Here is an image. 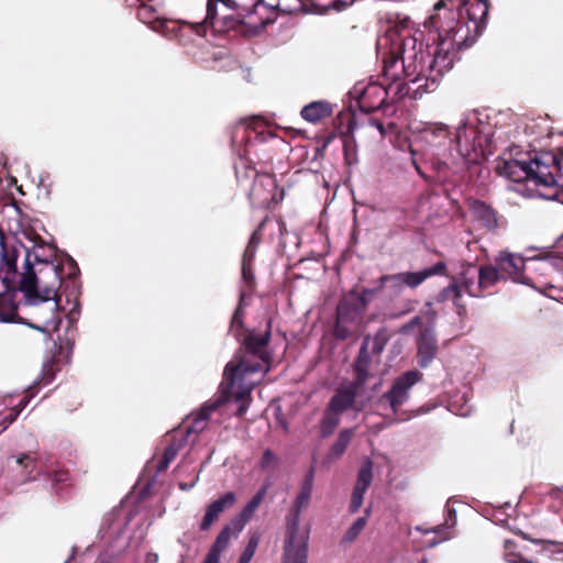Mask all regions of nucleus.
<instances>
[{
	"label": "nucleus",
	"instance_id": "obj_26",
	"mask_svg": "<svg viewBox=\"0 0 563 563\" xmlns=\"http://www.w3.org/2000/svg\"><path fill=\"white\" fill-rule=\"evenodd\" d=\"M333 113V107L328 101H313L305 106L301 109V117L308 122L317 123L321 120L331 117Z\"/></svg>",
	"mask_w": 563,
	"mask_h": 563
},
{
	"label": "nucleus",
	"instance_id": "obj_28",
	"mask_svg": "<svg viewBox=\"0 0 563 563\" xmlns=\"http://www.w3.org/2000/svg\"><path fill=\"white\" fill-rule=\"evenodd\" d=\"M308 545L284 544L283 563H307Z\"/></svg>",
	"mask_w": 563,
	"mask_h": 563
},
{
	"label": "nucleus",
	"instance_id": "obj_52",
	"mask_svg": "<svg viewBox=\"0 0 563 563\" xmlns=\"http://www.w3.org/2000/svg\"><path fill=\"white\" fill-rule=\"evenodd\" d=\"M141 3H140V9L137 11V15L140 19H145V18H150L148 15L152 13V8L146 5L142 0H139Z\"/></svg>",
	"mask_w": 563,
	"mask_h": 563
},
{
	"label": "nucleus",
	"instance_id": "obj_13",
	"mask_svg": "<svg viewBox=\"0 0 563 563\" xmlns=\"http://www.w3.org/2000/svg\"><path fill=\"white\" fill-rule=\"evenodd\" d=\"M352 93L356 97L360 110L367 114L383 108L388 98L387 88L376 82L368 84L362 89L355 87Z\"/></svg>",
	"mask_w": 563,
	"mask_h": 563
},
{
	"label": "nucleus",
	"instance_id": "obj_40",
	"mask_svg": "<svg viewBox=\"0 0 563 563\" xmlns=\"http://www.w3.org/2000/svg\"><path fill=\"white\" fill-rule=\"evenodd\" d=\"M258 543H260V537L257 534H253L249 539V542H247L244 551L242 552V554L239 559V562L240 563H250L256 552Z\"/></svg>",
	"mask_w": 563,
	"mask_h": 563
},
{
	"label": "nucleus",
	"instance_id": "obj_19",
	"mask_svg": "<svg viewBox=\"0 0 563 563\" xmlns=\"http://www.w3.org/2000/svg\"><path fill=\"white\" fill-rule=\"evenodd\" d=\"M361 388L362 387H356V383L354 382L347 387L339 388L330 399L327 408L341 415L353 406L357 391Z\"/></svg>",
	"mask_w": 563,
	"mask_h": 563
},
{
	"label": "nucleus",
	"instance_id": "obj_4",
	"mask_svg": "<svg viewBox=\"0 0 563 563\" xmlns=\"http://www.w3.org/2000/svg\"><path fill=\"white\" fill-rule=\"evenodd\" d=\"M271 336V321L264 332L246 330L241 340H238L241 346L234 358L225 365L221 386L227 398L239 402L235 412L239 418L246 413L252 400V390L257 384L252 376L255 374L263 376L269 371L271 353L267 347Z\"/></svg>",
	"mask_w": 563,
	"mask_h": 563
},
{
	"label": "nucleus",
	"instance_id": "obj_32",
	"mask_svg": "<svg viewBox=\"0 0 563 563\" xmlns=\"http://www.w3.org/2000/svg\"><path fill=\"white\" fill-rule=\"evenodd\" d=\"M265 221H262L260 225L252 233L249 243L243 253L242 260L254 261L258 245L262 241V230L264 228Z\"/></svg>",
	"mask_w": 563,
	"mask_h": 563
},
{
	"label": "nucleus",
	"instance_id": "obj_58",
	"mask_svg": "<svg viewBox=\"0 0 563 563\" xmlns=\"http://www.w3.org/2000/svg\"><path fill=\"white\" fill-rule=\"evenodd\" d=\"M435 166H437V169H438V172H439V173H440L442 169H445V168L448 167L445 163H441V162L437 163V165H435Z\"/></svg>",
	"mask_w": 563,
	"mask_h": 563
},
{
	"label": "nucleus",
	"instance_id": "obj_53",
	"mask_svg": "<svg viewBox=\"0 0 563 563\" xmlns=\"http://www.w3.org/2000/svg\"><path fill=\"white\" fill-rule=\"evenodd\" d=\"M353 2H354V0H335L332 3V8L336 11H342V10L346 9Z\"/></svg>",
	"mask_w": 563,
	"mask_h": 563
},
{
	"label": "nucleus",
	"instance_id": "obj_21",
	"mask_svg": "<svg viewBox=\"0 0 563 563\" xmlns=\"http://www.w3.org/2000/svg\"><path fill=\"white\" fill-rule=\"evenodd\" d=\"M446 273V264L444 262H438L431 267H428L420 272H405L399 273L402 279L404 285L416 288L421 285L427 278L437 276V275H445Z\"/></svg>",
	"mask_w": 563,
	"mask_h": 563
},
{
	"label": "nucleus",
	"instance_id": "obj_56",
	"mask_svg": "<svg viewBox=\"0 0 563 563\" xmlns=\"http://www.w3.org/2000/svg\"><path fill=\"white\" fill-rule=\"evenodd\" d=\"M216 2H221L230 9H238L242 7V4L239 3L236 0H216Z\"/></svg>",
	"mask_w": 563,
	"mask_h": 563
},
{
	"label": "nucleus",
	"instance_id": "obj_39",
	"mask_svg": "<svg viewBox=\"0 0 563 563\" xmlns=\"http://www.w3.org/2000/svg\"><path fill=\"white\" fill-rule=\"evenodd\" d=\"M467 130L468 129L466 128V125H462L457 128L455 133V147L461 155H464L465 153L468 152V139L466 135Z\"/></svg>",
	"mask_w": 563,
	"mask_h": 563
},
{
	"label": "nucleus",
	"instance_id": "obj_43",
	"mask_svg": "<svg viewBox=\"0 0 563 563\" xmlns=\"http://www.w3.org/2000/svg\"><path fill=\"white\" fill-rule=\"evenodd\" d=\"M277 461H278L277 456L274 454V452L272 450L267 449L264 451V453L262 455L260 466L263 470L272 468V467L276 466Z\"/></svg>",
	"mask_w": 563,
	"mask_h": 563
},
{
	"label": "nucleus",
	"instance_id": "obj_37",
	"mask_svg": "<svg viewBox=\"0 0 563 563\" xmlns=\"http://www.w3.org/2000/svg\"><path fill=\"white\" fill-rule=\"evenodd\" d=\"M217 2L216 0H208L207 2V13L202 23L197 24V32L200 33V30H205L207 25L217 29Z\"/></svg>",
	"mask_w": 563,
	"mask_h": 563
},
{
	"label": "nucleus",
	"instance_id": "obj_23",
	"mask_svg": "<svg viewBox=\"0 0 563 563\" xmlns=\"http://www.w3.org/2000/svg\"><path fill=\"white\" fill-rule=\"evenodd\" d=\"M233 534L238 536L239 533L234 532L232 521H230L229 525H225L221 529L209 552L207 553L203 563H219L221 553L228 548Z\"/></svg>",
	"mask_w": 563,
	"mask_h": 563
},
{
	"label": "nucleus",
	"instance_id": "obj_49",
	"mask_svg": "<svg viewBox=\"0 0 563 563\" xmlns=\"http://www.w3.org/2000/svg\"><path fill=\"white\" fill-rule=\"evenodd\" d=\"M445 531H449V529L454 528L456 525V511L453 508H448V516L444 521Z\"/></svg>",
	"mask_w": 563,
	"mask_h": 563
},
{
	"label": "nucleus",
	"instance_id": "obj_22",
	"mask_svg": "<svg viewBox=\"0 0 563 563\" xmlns=\"http://www.w3.org/2000/svg\"><path fill=\"white\" fill-rule=\"evenodd\" d=\"M265 495H266V487H263L243 507V509L240 511V514L231 520L235 533H240L243 530V528L245 527V525L252 519L254 512L257 510V508L262 504Z\"/></svg>",
	"mask_w": 563,
	"mask_h": 563
},
{
	"label": "nucleus",
	"instance_id": "obj_20",
	"mask_svg": "<svg viewBox=\"0 0 563 563\" xmlns=\"http://www.w3.org/2000/svg\"><path fill=\"white\" fill-rule=\"evenodd\" d=\"M369 338L366 336L360 347L357 357L354 362V373L356 383V387H363L369 377V366L372 363V357L368 352Z\"/></svg>",
	"mask_w": 563,
	"mask_h": 563
},
{
	"label": "nucleus",
	"instance_id": "obj_14",
	"mask_svg": "<svg viewBox=\"0 0 563 563\" xmlns=\"http://www.w3.org/2000/svg\"><path fill=\"white\" fill-rule=\"evenodd\" d=\"M476 125L474 128L473 147H479L483 155L492 153L493 125L490 124L492 111L489 107L474 110Z\"/></svg>",
	"mask_w": 563,
	"mask_h": 563
},
{
	"label": "nucleus",
	"instance_id": "obj_18",
	"mask_svg": "<svg viewBox=\"0 0 563 563\" xmlns=\"http://www.w3.org/2000/svg\"><path fill=\"white\" fill-rule=\"evenodd\" d=\"M18 250L14 246L9 247L7 238L0 228V279L9 283L10 272L14 271L18 261Z\"/></svg>",
	"mask_w": 563,
	"mask_h": 563
},
{
	"label": "nucleus",
	"instance_id": "obj_3",
	"mask_svg": "<svg viewBox=\"0 0 563 563\" xmlns=\"http://www.w3.org/2000/svg\"><path fill=\"white\" fill-rule=\"evenodd\" d=\"M522 156L514 146L497 158L495 170L514 183L505 187L526 198L555 199L563 188V153H541L529 162Z\"/></svg>",
	"mask_w": 563,
	"mask_h": 563
},
{
	"label": "nucleus",
	"instance_id": "obj_11",
	"mask_svg": "<svg viewBox=\"0 0 563 563\" xmlns=\"http://www.w3.org/2000/svg\"><path fill=\"white\" fill-rule=\"evenodd\" d=\"M422 378L418 371H407L394 379L391 387L384 393L379 399V405H388L393 413H397L399 408L409 399V393L413 385Z\"/></svg>",
	"mask_w": 563,
	"mask_h": 563
},
{
	"label": "nucleus",
	"instance_id": "obj_1",
	"mask_svg": "<svg viewBox=\"0 0 563 563\" xmlns=\"http://www.w3.org/2000/svg\"><path fill=\"white\" fill-rule=\"evenodd\" d=\"M70 272L67 278L62 276V268L52 262L43 260L36 252L26 251L24 267L19 280V289L23 294L21 302V323L41 332H47L49 325L57 327L60 323L58 308L66 289L71 286V291L66 295L75 299L79 294L77 276L79 268L70 260Z\"/></svg>",
	"mask_w": 563,
	"mask_h": 563
},
{
	"label": "nucleus",
	"instance_id": "obj_16",
	"mask_svg": "<svg viewBox=\"0 0 563 563\" xmlns=\"http://www.w3.org/2000/svg\"><path fill=\"white\" fill-rule=\"evenodd\" d=\"M235 494L228 492L209 504L200 523V530L208 531L211 526L219 519L221 514L224 512L227 508H230L235 504Z\"/></svg>",
	"mask_w": 563,
	"mask_h": 563
},
{
	"label": "nucleus",
	"instance_id": "obj_41",
	"mask_svg": "<svg viewBox=\"0 0 563 563\" xmlns=\"http://www.w3.org/2000/svg\"><path fill=\"white\" fill-rule=\"evenodd\" d=\"M244 25V21L241 14L238 15H225L222 19V25L218 27L219 31L238 30Z\"/></svg>",
	"mask_w": 563,
	"mask_h": 563
},
{
	"label": "nucleus",
	"instance_id": "obj_57",
	"mask_svg": "<svg viewBox=\"0 0 563 563\" xmlns=\"http://www.w3.org/2000/svg\"><path fill=\"white\" fill-rule=\"evenodd\" d=\"M369 122L373 126H375L382 136H384L386 134V131H385V128H384V124L379 121V120H376V119H369Z\"/></svg>",
	"mask_w": 563,
	"mask_h": 563
},
{
	"label": "nucleus",
	"instance_id": "obj_8",
	"mask_svg": "<svg viewBox=\"0 0 563 563\" xmlns=\"http://www.w3.org/2000/svg\"><path fill=\"white\" fill-rule=\"evenodd\" d=\"M238 158L234 162V173L238 184L249 187L250 199L260 198L263 190L273 191L276 188L275 176L271 173L257 170L249 152L239 150Z\"/></svg>",
	"mask_w": 563,
	"mask_h": 563
},
{
	"label": "nucleus",
	"instance_id": "obj_62",
	"mask_svg": "<svg viewBox=\"0 0 563 563\" xmlns=\"http://www.w3.org/2000/svg\"><path fill=\"white\" fill-rule=\"evenodd\" d=\"M419 563H428L427 558H422V560Z\"/></svg>",
	"mask_w": 563,
	"mask_h": 563
},
{
	"label": "nucleus",
	"instance_id": "obj_7",
	"mask_svg": "<svg viewBox=\"0 0 563 563\" xmlns=\"http://www.w3.org/2000/svg\"><path fill=\"white\" fill-rule=\"evenodd\" d=\"M366 307L365 296L354 290L346 294L336 307L333 336L343 341L357 334Z\"/></svg>",
	"mask_w": 563,
	"mask_h": 563
},
{
	"label": "nucleus",
	"instance_id": "obj_60",
	"mask_svg": "<svg viewBox=\"0 0 563 563\" xmlns=\"http://www.w3.org/2000/svg\"><path fill=\"white\" fill-rule=\"evenodd\" d=\"M532 542H534V543L558 544V543H556V542H554V541H543V540H532Z\"/></svg>",
	"mask_w": 563,
	"mask_h": 563
},
{
	"label": "nucleus",
	"instance_id": "obj_59",
	"mask_svg": "<svg viewBox=\"0 0 563 563\" xmlns=\"http://www.w3.org/2000/svg\"><path fill=\"white\" fill-rule=\"evenodd\" d=\"M415 167L421 177H423L424 179H428L427 175L421 170V168L417 164H415Z\"/></svg>",
	"mask_w": 563,
	"mask_h": 563
},
{
	"label": "nucleus",
	"instance_id": "obj_35",
	"mask_svg": "<svg viewBox=\"0 0 563 563\" xmlns=\"http://www.w3.org/2000/svg\"><path fill=\"white\" fill-rule=\"evenodd\" d=\"M48 477L52 481L57 494L64 487H68L71 485V476L69 471L66 468L53 470L48 472Z\"/></svg>",
	"mask_w": 563,
	"mask_h": 563
},
{
	"label": "nucleus",
	"instance_id": "obj_54",
	"mask_svg": "<svg viewBox=\"0 0 563 563\" xmlns=\"http://www.w3.org/2000/svg\"><path fill=\"white\" fill-rule=\"evenodd\" d=\"M19 415V411L15 410V408L13 409L12 412H10L3 420L5 422V424L3 426L2 430L7 429V427L9 424H11L18 417Z\"/></svg>",
	"mask_w": 563,
	"mask_h": 563
},
{
	"label": "nucleus",
	"instance_id": "obj_6",
	"mask_svg": "<svg viewBox=\"0 0 563 563\" xmlns=\"http://www.w3.org/2000/svg\"><path fill=\"white\" fill-rule=\"evenodd\" d=\"M493 286V265H486L478 271L472 268L464 274L462 285L455 283L443 288L435 297L438 302L452 300L462 314L465 308L459 303L462 290L474 297L485 295V290Z\"/></svg>",
	"mask_w": 563,
	"mask_h": 563
},
{
	"label": "nucleus",
	"instance_id": "obj_45",
	"mask_svg": "<svg viewBox=\"0 0 563 563\" xmlns=\"http://www.w3.org/2000/svg\"><path fill=\"white\" fill-rule=\"evenodd\" d=\"M451 538H452L451 532L444 530V532H442V533H435V537H433L431 540L428 541L427 547L434 548L438 544H440L446 540H450Z\"/></svg>",
	"mask_w": 563,
	"mask_h": 563
},
{
	"label": "nucleus",
	"instance_id": "obj_12",
	"mask_svg": "<svg viewBox=\"0 0 563 563\" xmlns=\"http://www.w3.org/2000/svg\"><path fill=\"white\" fill-rule=\"evenodd\" d=\"M11 279L9 283L2 280L5 291L0 292V321L2 322H14L21 323V302L23 300L16 301V296L20 291L19 289V280L22 273L18 272L16 265L14 266V271L10 272Z\"/></svg>",
	"mask_w": 563,
	"mask_h": 563
},
{
	"label": "nucleus",
	"instance_id": "obj_55",
	"mask_svg": "<svg viewBox=\"0 0 563 563\" xmlns=\"http://www.w3.org/2000/svg\"><path fill=\"white\" fill-rule=\"evenodd\" d=\"M32 396H33L32 394L31 395L26 394L25 396H23V398L20 400V402L15 407V409H16V411H19V413L26 407V405L30 401V398Z\"/></svg>",
	"mask_w": 563,
	"mask_h": 563
},
{
	"label": "nucleus",
	"instance_id": "obj_33",
	"mask_svg": "<svg viewBox=\"0 0 563 563\" xmlns=\"http://www.w3.org/2000/svg\"><path fill=\"white\" fill-rule=\"evenodd\" d=\"M404 283L400 274H388L380 276V287L387 289L390 295L398 296L404 290Z\"/></svg>",
	"mask_w": 563,
	"mask_h": 563
},
{
	"label": "nucleus",
	"instance_id": "obj_5",
	"mask_svg": "<svg viewBox=\"0 0 563 563\" xmlns=\"http://www.w3.org/2000/svg\"><path fill=\"white\" fill-rule=\"evenodd\" d=\"M439 2L434 4L433 14L426 22L427 27H432L438 34V44L443 41L452 42V59L455 60L459 49L466 45L468 32L465 29L464 19L460 16L457 5H452V1L446 0L438 9Z\"/></svg>",
	"mask_w": 563,
	"mask_h": 563
},
{
	"label": "nucleus",
	"instance_id": "obj_25",
	"mask_svg": "<svg viewBox=\"0 0 563 563\" xmlns=\"http://www.w3.org/2000/svg\"><path fill=\"white\" fill-rule=\"evenodd\" d=\"M220 405L221 402L218 400L211 404H205L198 412L192 415L191 423L186 426V438L202 432L207 427L210 415L216 411Z\"/></svg>",
	"mask_w": 563,
	"mask_h": 563
},
{
	"label": "nucleus",
	"instance_id": "obj_27",
	"mask_svg": "<svg viewBox=\"0 0 563 563\" xmlns=\"http://www.w3.org/2000/svg\"><path fill=\"white\" fill-rule=\"evenodd\" d=\"M244 298H245V292L242 291L240 294L239 305L235 308L233 316L231 318V322H230V331L233 333V335L236 340H241L242 334L245 333V331H246V330H244V322H243V318L245 314L244 308H243Z\"/></svg>",
	"mask_w": 563,
	"mask_h": 563
},
{
	"label": "nucleus",
	"instance_id": "obj_15",
	"mask_svg": "<svg viewBox=\"0 0 563 563\" xmlns=\"http://www.w3.org/2000/svg\"><path fill=\"white\" fill-rule=\"evenodd\" d=\"M525 265L526 262L520 255L500 252L495 258V282L507 276L514 282L529 284V280L522 276Z\"/></svg>",
	"mask_w": 563,
	"mask_h": 563
},
{
	"label": "nucleus",
	"instance_id": "obj_38",
	"mask_svg": "<svg viewBox=\"0 0 563 563\" xmlns=\"http://www.w3.org/2000/svg\"><path fill=\"white\" fill-rule=\"evenodd\" d=\"M516 543L511 540H505V561L507 563H536L525 559L520 553L516 552Z\"/></svg>",
	"mask_w": 563,
	"mask_h": 563
},
{
	"label": "nucleus",
	"instance_id": "obj_36",
	"mask_svg": "<svg viewBox=\"0 0 563 563\" xmlns=\"http://www.w3.org/2000/svg\"><path fill=\"white\" fill-rule=\"evenodd\" d=\"M179 451V445L176 443H170L168 446L165 448L162 459L156 465V471L158 473H162L166 471L169 466V464L175 460Z\"/></svg>",
	"mask_w": 563,
	"mask_h": 563
},
{
	"label": "nucleus",
	"instance_id": "obj_46",
	"mask_svg": "<svg viewBox=\"0 0 563 563\" xmlns=\"http://www.w3.org/2000/svg\"><path fill=\"white\" fill-rule=\"evenodd\" d=\"M55 373H54V364H45L43 367V376H42V383L44 385H47L52 383L54 379Z\"/></svg>",
	"mask_w": 563,
	"mask_h": 563
},
{
	"label": "nucleus",
	"instance_id": "obj_29",
	"mask_svg": "<svg viewBox=\"0 0 563 563\" xmlns=\"http://www.w3.org/2000/svg\"><path fill=\"white\" fill-rule=\"evenodd\" d=\"M339 415L340 413H336L329 408L324 410L323 417L320 421V434L322 438H328L334 432L340 422Z\"/></svg>",
	"mask_w": 563,
	"mask_h": 563
},
{
	"label": "nucleus",
	"instance_id": "obj_17",
	"mask_svg": "<svg viewBox=\"0 0 563 563\" xmlns=\"http://www.w3.org/2000/svg\"><path fill=\"white\" fill-rule=\"evenodd\" d=\"M417 362L420 367H428L438 354V342L435 335L429 331H423L417 342Z\"/></svg>",
	"mask_w": 563,
	"mask_h": 563
},
{
	"label": "nucleus",
	"instance_id": "obj_10",
	"mask_svg": "<svg viewBox=\"0 0 563 563\" xmlns=\"http://www.w3.org/2000/svg\"><path fill=\"white\" fill-rule=\"evenodd\" d=\"M265 122L260 117L241 119L231 128V147L239 155V150L243 152L252 145L254 140H263Z\"/></svg>",
	"mask_w": 563,
	"mask_h": 563
},
{
	"label": "nucleus",
	"instance_id": "obj_2",
	"mask_svg": "<svg viewBox=\"0 0 563 563\" xmlns=\"http://www.w3.org/2000/svg\"><path fill=\"white\" fill-rule=\"evenodd\" d=\"M382 59V73L389 87L400 82L396 91L398 95L408 92L405 91L406 84L401 81L405 78L413 84L423 80V84L417 86L416 93L434 91L443 75L454 64L452 42L443 41L437 44L433 53H430L423 49L422 43L418 44L411 36L393 41L390 48L383 53Z\"/></svg>",
	"mask_w": 563,
	"mask_h": 563
},
{
	"label": "nucleus",
	"instance_id": "obj_30",
	"mask_svg": "<svg viewBox=\"0 0 563 563\" xmlns=\"http://www.w3.org/2000/svg\"><path fill=\"white\" fill-rule=\"evenodd\" d=\"M373 481V463L366 460L357 473V479L354 488L360 492H366Z\"/></svg>",
	"mask_w": 563,
	"mask_h": 563
},
{
	"label": "nucleus",
	"instance_id": "obj_63",
	"mask_svg": "<svg viewBox=\"0 0 563 563\" xmlns=\"http://www.w3.org/2000/svg\"><path fill=\"white\" fill-rule=\"evenodd\" d=\"M418 321H419V318L415 317L413 322H418Z\"/></svg>",
	"mask_w": 563,
	"mask_h": 563
},
{
	"label": "nucleus",
	"instance_id": "obj_34",
	"mask_svg": "<svg viewBox=\"0 0 563 563\" xmlns=\"http://www.w3.org/2000/svg\"><path fill=\"white\" fill-rule=\"evenodd\" d=\"M351 438H352L351 430H349V429L342 430L339 433L338 439L335 440V442L332 444V446L330 449V452H329L330 456L332 459L341 457L342 454L345 452V450L351 441Z\"/></svg>",
	"mask_w": 563,
	"mask_h": 563
},
{
	"label": "nucleus",
	"instance_id": "obj_61",
	"mask_svg": "<svg viewBox=\"0 0 563 563\" xmlns=\"http://www.w3.org/2000/svg\"><path fill=\"white\" fill-rule=\"evenodd\" d=\"M258 2H260V0H253L252 9H254L257 5Z\"/></svg>",
	"mask_w": 563,
	"mask_h": 563
},
{
	"label": "nucleus",
	"instance_id": "obj_31",
	"mask_svg": "<svg viewBox=\"0 0 563 563\" xmlns=\"http://www.w3.org/2000/svg\"><path fill=\"white\" fill-rule=\"evenodd\" d=\"M371 514V508L365 509V516L357 518L353 525L346 530L341 542L342 543H352L354 542L360 533L364 530L367 523V517Z\"/></svg>",
	"mask_w": 563,
	"mask_h": 563
},
{
	"label": "nucleus",
	"instance_id": "obj_51",
	"mask_svg": "<svg viewBox=\"0 0 563 563\" xmlns=\"http://www.w3.org/2000/svg\"><path fill=\"white\" fill-rule=\"evenodd\" d=\"M16 462H18V464H20L21 466H23L25 468H29V467L35 465V460L27 454H23L20 457H18Z\"/></svg>",
	"mask_w": 563,
	"mask_h": 563
},
{
	"label": "nucleus",
	"instance_id": "obj_42",
	"mask_svg": "<svg viewBox=\"0 0 563 563\" xmlns=\"http://www.w3.org/2000/svg\"><path fill=\"white\" fill-rule=\"evenodd\" d=\"M242 278L251 290L255 287L253 261L242 260Z\"/></svg>",
	"mask_w": 563,
	"mask_h": 563
},
{
	"label": "nucleus",
	"instance_id": "obj_50",
	"mask_svg": "<svg viewBox=\"0 0 563 563\" xmlns=\"http://www.w3.org/2000/svg\"><path fill=\"white\" fill-rule=\"evenodd\" d=\"M416 530L421 532L422 534H428V533H431V532H433V533H442V532H444L445 527H444V525H437L433 528H424L422 526H417Z\"/></svg>",
	"mask_w": 563,
	"mask_h": 563
},
{
	"label": "nucleus",
	"instance_id": "obj_47",
	"mask_svg": "<svg viewBox=\"0 0 563 563\" xmlns=\"http://www.w3.org/2000/svg\"><path fill=\"white\" fill-rule=\"evenodd\" d=\"M382 290H384V287H380V277H379L378 280H377V286L376 287H374V288H364L362 290V292H358V295L365 296V298L368 301L369 298L375 297Z\"/></svg>",
	"mask_w": 563,
	"mask_h": 563
},
{
	"label": "nucleus",
	"instance_id": "obj_48",
	"mask_svg": "<svg viewBox=\"0 0 563 563\" xmlns=\"http://www.w3.org/2000/svg\"><path fill=\"white\" fill-rule=\"evenodd\" d=\"M385 343H386L385 338L382 336L379 333H377L373 340L372 352L374 354H380L382 351L384 350Z\"/></svg>",
	"mask_w": 563,
	"mask_h": 563
},
{
	"label": "nucleus",
	"instance_id": "obj_44",
	"mask_svg": "<svg viewBox=\"0 0 563 563\" xmlns=\"http://www.w3.org/2000/svg\"><path fill=\"white\" fill-rule=\"evenodd\" d=\"M365 492H360L357 489H353L352 496H351V504H350V512L355 514L358 511L363 504Z\"/></svg>",
	"mask_w": 563,
	"mask_h": 563
},
{
	"label": "nucleus",
	"instance_id": "obj_24",
	"mask_svg": "<svg viewBox=\"0 0 563 563\" xmlns=\"http://www.w3.org/2000/svg\"><path fill=\"white\" fill-rule=\"evenodd\" d=\"M420 135L426 143L433 147L441 146L446 141L452 142L449 126L443 123H428L421 130Z\"/></svg>",
	"mask_w": 563,
	"mask_h": 563
},
{
	"label": "nucleus",
	"instance_id": "obj_9",
	"mask_svg": "<svg viewBox=\"0 0 563 563\" xmlns=\"http://www.w3.org/2000/svg\"><path fill=\"white\" fill-rule=\"evenodd\" d=\"M314 470L311 467L301 483L300 492L297 495L288 515L286 516L285 544L308 545L309 531H300V512L309 504L313 487Z\"/></svg>",
	"mask_w": 563,
	"mask_h": 563
}]
</instances>
